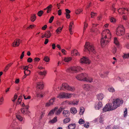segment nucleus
I'll list each match as a JSON object with an SVG mask.
<instances>
[{"mask_svg":"<svg viewBox=\"0 0 129 129\" xmlns=\"http://www.w3.org/2000/svg\"><path fill=\"white\" fill-rule=\"evenodd\" d=\"M43 11L42 10H40V11H39L37 13V15H38L40 16H42L43 14Z\"/></svg>","mask_w":129,"mask_h":129,"instance_id":"obj_47","label":"nucleus"},{"mask_svg":"<svg viewBox=\"0 0 129 129\" xmlns=\"http://www.w3.org/2000/svg\"><path fill=\"white\" fill-rule=\"evenodd\" d=\"M30 73V71L29 70H26L24 71V73L25 75L27 76L29 75Z\"/></svg>","mask_w":129,"mask_h":129,"instance_id":"obj_43","label":"nucleus"},{"mask_svg":"<svg viewBox=\"0 0 129 129\" xmlns=\"http://www.w3.org/2000/svg\"><path fill=\"white\" fill-rule=\"evenodd\" d=\"M46 37L47 38H49L51 36V34L49 31L48 30L46 31L45 33Z\"/></svg>","mask_w":129,"mask_h":129,"instance_id":"obj_25","label":"nucleus"},{"mask_svg":"<svg viewBox=\"0 0 129 129\" xmlns=\"http://www.w3.org/2000/svg\"><path fill=\"white\" fill-rule=\"evenodd\" d=\"M63 28V26L62 27H58L56 30V33L59 34L61 32Z\"/></svg>","mask_w":129,"mask_h":129,"instance_id":"obj_34","label":"nucleus"},{"mask_svg":"<svg viewBox=\"0 0 129 129\" xmlns=\"http://www.w3.org/2000/svg\"><path fill=\"white\" fill-rule=\"evenodd\" d=\"M21 41L19 39H16L15 40L12 44V46L14 47H17L19 46Z\"/></svg>","mask_w":129,"mask_h":129,"instance_id":"obj_10","label":"nucleus"},{"mask_svg":"<svg viewBox=\"0 0 129 129\" xmlns=\"http://www.w3.org/2000/svg\"><path fill=\"white\" fill-rule=\"evenodd\" d=\"M101 35L102 38L100 41V44L101 47H104L108 45L111 35L109 29H106L103 30Z\"/></svg>","mask_w":129,"mask_h":129,"instance_id":"obj_1","label":"nucleus"},{"mask_svg":"<svg viewBox=\"0 0 129 129\" xmlns=\"http://www.w3.org/2000/svg\"><path fill=\"white\" fill-rule=\"evenodd\" d=\"M22 96H20L18 97L17 102V104H19L22 101Z\"/></svg>","mask_w":129,"mask_h":129,"instance_id":"obj_42","label":"nucleus"},{"mask_svg":"<svg viewBox=\"0 0 129 129\" xmlns=\"http://www.w3.org/2000/svg\"><path fill=\"white\" fill-rule=\"evenodd\" d=\"M43 60L46 62H48L49 60V58L47 56H45Z\"/></svg>","mask_w":129,"mask_h":129,"instance_id":"obj_46","label":"nucleus"},{"mask_svg":"<svg viewBox=\"0 0 129 129\" xmlns=\"http://www.w3.org/2000/svg\"><path fill=\"white\" fill-rule=\"evenodd\" d=\"M13 63L12 62H11L8 64L7 66L6 67L5 69L4 70V71L5 72L7 71L8 70V69L9 67H10L11 66L12 64Z\"/></svg>","mask_w":129,"mask_h":129,"instance_id":"obj_27","label":"nucleus"},{"mask_svg":"<svg viewBox=\"0 0 129 129\" xmlns=\"http://www.w3.org/2000/svg\"><path fill=\"white\" fill-rule=\"evenodd\" d=\"M71 101H69L68 100H66L65 101L63 102L62 103V105H71Z\"/></svg>","mask_w":129,"mask_h":129,"instance_id":"obj_24","label":"nucleus"},{"mask_svg":"<svg viewBox=\"0 0 129 129\" xmlns=\"http://www.w3.org/2000/svg\"><path fill=\"white\" fill-rule=\"evenodd\" d=\"M123 103V101L118 99H113V107L114 109L117 108L118 107L120 106V105L122 104Z\"/></svg>","mask_w":129,"mask_h":129,"instance_id":"obj_5","label":"nucleus"},{"mask_svg":"<svg viewBox=\"0 0 129 129\" xmlns=\"http://www.w3.org/2000/svg\"><path fill=\"white\" fill-rule=\"evenodd\" d=\"M92 80L93 79L92 77L88 76L87 75L86 80L85 81L89 82H91L92 81Z\"/></svg>","mask_w":129,"mask_h":129,"instance_id":"obj_30","label":"nucleus"},{"mask_svg":"<svg viewBox=\"0 0 129 129\" xmlns=\"http://www.w3.org/2000/svg\"><path fill=\"white\" fill-rule=\"evenodd\" d=\"M64 109V108L60 107L58 110L55 112V114L56 115H59L61 112Z\"/></svg>","mask_w":129,"mask_h":129,"instance_id":"obj_26","label":"nucleus"},{"mask_svg":"<svg viewBox=\"0 0 129 129\" xmlns=\"http://www.w3.org/2000/svg\"><path fill=\"white\" fill-rule=\"evenodd\" d=\"M52 7V6L51 5H50L46 8L44 9V12H46L47 13H49L51 11V9Z\"/></svg>","mask_w":129,"mask_h":129,"instance_id":"obj_13","label":"nucleus"},{"mask_svg":"<svg viewBox=\"0 0 129 129\" xmlns=\"http://www.w3.org/2000/svg\"><path fill=\"white\" fill-rule=\"evenodd\" d=\"M16 117L20 121H22V120H23V121H24L25 119H23V118H22L20 115H16Z\"/></svg>","mask_w":129,"mask_h":129,"instance_id":"obj_38","label":"nucleus"},{"mask_svg":"<svg viewBox=\"0 0 129 129\" xmlns=\"http://www.w3.org/2000/svg\"><path fill=\"white\" fill-rule=\"evenodd\" d=\"M57 121V117H55L53 118L52 120H51L49 122L50 123H55Z\"/></svg>","mask_w":129,"mask_h":129,"instance_id":"obj_33","label":"nucleus"},{"mask_svg":"<svg viewBox=\"0 0 129 129\" xmlns=\"http://www.w3.org/2000/svg\"><path fill=\"white\" fill-rule=\"evenodd\" d=\"M36 94L37 98H40L43 97V95L42 93L37 92Z\"/></svg>","mask_w":129,"mask_h":129,"instance_id":"obj_41","label":"nucleus"},{"mask_svg":"<svg viewBox=\"0 0 129 129\" xmlns=\"http://www.w3.org/2000/svg\"><path fill=\"white\" fill-rule=\"evenodd\" d=\"M58 109V108L57 107H55L54 109L50 110L49 113L48 114V115H52L55 112V111L57 110Z\"/></svg>","mask_w":129,"mask_h":129,"instance_id":"obj_18","label":"nucleus"},{"mask_svg":"<svg viewBox=\"0 0 129 129\" xmlns=\"http://www.w3.org/2000/svg\"><path fill=\"white\" fill-rule=\"evenodd\" d=\"M77 112V111L76 108L73 107L71 108L70 109L71 112L73 114H75Z\"/></svg>","mask_w":129,"mask_h":129,"instance_id":"obj_23","label":"nucleus"},{"mask_svg":"<svg viewBox=\"0 0 129 129\" xmlns=\"http://www.w3.org/2000/svg\"><path fill=\"white\" fill-rule=\"evenodd\" d=\"M104 97V95L102 93H99L97 95V98L99 100H102Z\"/></svg>","mask_w":129,"mask_h":129,"instance_id":"obj_21","label":"nucleus"},{"mask_svg":"<svg viewBox=\"0 0 129 129\" xmlns=\"http://www.w3.org/2000/svg\"><path fill=\"white\" fill-rule=\"evenodd\" d=\"M55 100L56 98L55 97H53L51 98L46 103L45 105L46 107H48L51 105H53Z\"/></svg>","mask_w":129,"mask_h":129,"instance_id":"obj_9","label":"nucleus"},{"mask_svg":"<svg viewBox=\"0 0 129 129\" xmlns=\"http://www.w3.org/2000/svg\"><path fill=\"white\" fill-rule=\"evenodd\" d=\"M114 43L117 46H118L119 45L118 41L117 38L116 37H115L114 38Z\"/></svg>","mask_w":129,"mask_h":129,"instance_id":"obj_37","label":"nucleus"},{"mask_svg":"<svg viewBox=\"0 0 129 129\" xmlns=\"http://www.w3.org/2000/svg\"><path fill=\"white\" fill-rule=\"evenodd\" d=\"M60 90L65 89L71 91H74L75 89V88L74 86H71L69 85L67 83H63L62 84V87H60Z\"/></svg>","mask_w":129,"mask_h":129,"instance_id":"obj_3","label":"nucleus"},{"mask_svg":"<svg viewBox=\"0 0 129 129\" xmlns=\"http://www.w3.org/2000/svg\"><path fill=\"white\" fill-rule=\"evenodd\" d=\"M80 62L81 63L89 64L90 62L89 59L87 58H85L83 57L81 59Z\"/></svg>","mask_w":129,"mask_h":129,"instance_id":"obj_12","label":"nucleus"},{"mask_svg":"<svg viewBox=\"0 0 129 129\" xmlns=\"http://www.w3.org/2000/svg\"><path fill=\"white\" fill-rule=\"evenodd\" d=\"M84 51L85 52H92L94 53H95V51L93 45L90 44L89 42H87L84 46Z\"/></svg>","mask_w":129,"mask_h":129,"instance_id":"obj_2","label":"nucleus"},{"mask_svg":"<svg viewBox=\"0 0 129 129\" xmlns=\"http://www.w3.org/2000/svg\"><path fill=\"white\" fill-rule=\"evenodd\" d=\"M82 86L84 89L86 91L91 90L93 87L92 85L88 84H84Z\"/></svg>","mask_w":129,"mask_h":129,"instance_id":"obj_11","label":"nucleus"},{"mask_svg":"<svg viewBox=\"0 0 129 129\" xmlns=\"http://www.w3.org/2000/svg\"><path fill=\"white\" fill-rule=\"evenodd\" d=\"M47 25H45L42 27V30H45L47 28Z\"/></svg>","mask_w":129,"mask_h":129,"instance_id":"obj_64","label":"nucleus"},{"mask_svg":"<svg viewBox=\"0 0 129 129\" xmlns=\"http://www.w3.org/2000/svg\"><path fill=\"white\" fill-rule=\"evenodd\" d=\"M72 71H76V66L71 67Z\"/></svg>","mask_w":129,"mask_h":129,"instance_id":"obj_61","label":"nucleus"},{"mask_svg":"<svg viewBox=\"0 0 129 129\" xmlns=\"http://www.w3.org/2000/svg\"><path fill=\"white\" fill-rule=\"evenodd\" d=\"M44 86V85L43 82H39L37 84V89H42Z\"/></svg>","mask_w":129,"mask_h":129,"instance_id":"obj_14","label":"nucleus"},{"mask_svg":"<svg viewBox=\"0 0 129 129\" xmlns=\"http://www.w3.org/2000/svg\"><path fill=\"white\" fill-rule=\"evenodd\" d=\"M72 93H68L65 92H61L58 94L57 97L59 99L61 98H70L73 95Z\"/></svg>","mask_w":129,"mask_h":129,"instance_id":"obj_6","label":"nucleus"},{"mask_svg":"<svg viewBox=\"0 0 129 129\" xmlns=\"http://www.w3.org/2000/svg\"><path fill=\"white\" fill-rule=\"evenodd\" d=\"M36 17L35 14L32 15L30 17V20L32 22H34L36 19Z\"/></svg>","mask_w":129,"mask_h":129,"instance_id":"obj_28","label":"nucleus"},{"mask_svg":"<svg viewBox=\"0 0 129 129\" xmlns=\"http://www.w3.org/2000/svg\"><path fill=\"white\" fill-rule=\"evenodd\" d=\"M54 16H52V17H50V19H49V22L50 23H51L52 22L54 19Z\"/></svg>","mask_w":129,"mask_h":129,"instance_id":"obj_54","label":"nucleus"},{"mask_svg":"<svg viewBox=\"0 0 129 129\" xmlns=\"http://www.w3.org/2000/svg\"><path fill=\"white\" fill-rule=\"evenodd\" d=\"M83 76V73H81L77 75L76 76V77L78 80H79L82 81V76Z\"/></svg>","mask_w":129,"mask_h":129,"instance_id":"obj_22","label":"nucleus"},{"mask_svg":"<svg viewBox=\"0 0 129 129\" xmlns=\"http://www.w3.org/2000/svg\"><path fill=\"white\" fill-rule=\"evenodd\" d=\"M40 60V58L38 57L35 58L34 59V61L36 62H38Z\"/></svg>","mask_w":129,"mask_h":129,"instance_id":"obj_55","label":"nucleus"},{"mask_svg":"<svg viewBox=\"0 0 129 129\" xmlns=\"http://www.w3.org/2000/svg\"><path fill=\"white\" fill-rule=\"evenodd\" d=\"M72 59L71 57H65L64 59V60L66 62H68L71 61Z\"/></svg>","mask_w":129,"mask_h":129,"instance_id":"obj_36","label":"nucleus"},{"mask_svg":"<svg viewBox=\"0 0 129 129\" xmlns=\"http://www.w3.org/2000/svg\"><path fill=\"white\" fill-rule=\"evenodd\" d=\"M17 96L16 94L14 95V97L12 99V100L13 102L15 101V100L17 99Z\"/></svg>","mask_w":129,"mask_h":129,"instance_id":"obj_49","label":"nucleus"},{"mask_svg":"<svg viewBox=\"0 0 129 129\" xmlns=\"http://www.w3.org/2000/svg\"><path fill=\"white\" fill-rule=\"evenodd\" d=\"M125 29L122 25H120L117 28L116 34L119 36H123L125 34Z\"/></svg>","mask_w":129,"mask_h":129,"instance_id":"obj_4","label":"nucleus"},{"mask_svg":"<svg viewBox=\"0 0 129 129\" xmlns=\"http://www.w3.org/2000/svg\"><path fill=\"white\" fill-rule=\"evenodd\" d=\"M33 61V59L32 58L30 57L28 58L27 60V61L29 62H31Z\"/></svg>","mask_w":129,"mask_h":129,"instance_id":"obj_63","label":"nucleus"},{"mask_svg":"<svg viewBox=\"0 0 129 129\" xmlns=\"http://www.w3.org/2000/svg\"><path fill=\"white\" fill-rule=\"evenodd\" d=\"M96 15V13L93 12H91V17L92 18L94 17V16Z\"/></svg>","mask_w":129,"mask_h":129,"instance_id":"obj_60","label":"nucleus"},{"mask_svg":"<svg viewBox=\"0 0 129 129\" xmlns=\"http://www.w3.org/2000/svg\"><path fill=\"white\" fill-rule=\"evenodd\" d=\"M102 106V104L101 102H99L98 103H96L95 106V108L96 109L99 110L101 108Z\"/></svg>","mask_w":129,"mask_h":129,"instance_id":"obj_15","label":"nucleus"},{"mask_svg":"<svg viewBox=\"0 0 129 129\" xmlns=\"http://www.w3.org/2000/svg\"><path fill=\"white\" fill-rule=\"evenodd\" d=\"M82 9L78 8L76 9L75 11V13L77 14H79L82 11Z\"/></svg>","mask_w":129,"mask_h":129,"instance_id":"obj_32","label":"nucleus"},{"mask_svg":"<svg viewBox=\"0 0 129 129\" xmlns=\"http://www.w3.org/2000/svg\"><path fill=\"white\" fill-rule=\"evenodd\" d=\"M74 26L73 22H71L70 23L69 29H71L73 28L74 27Z\"/></svg>","mask_w":129,"mask_h":129,"instance_id":"obj_45","label":"nucleus"},{"mask_svg":"<svg viewBox=\"0 0 129 129\" xmlns=\"http://www.w3.org/2000/svg\"><path fill=\"white\" fill-rule=\"evenodd\" d=\"M68 127V129H75L76 127V124L74 123L70 124Z\"/></svg>","mask_w":129,"mask_h":129,"instance_id":"obj_19","label":"nucleus"},{"mask_svg":"<svg viewBox=\"0 0 129 129\" xmlns=\"http://www.w3.org/2000/svg\"><path fill=\"white\" fill-rule=\"evenodd\" d=\"M36 25L34 24L30 25L29 26L27 27L26 29L27 30H28L30 29H32L35 27Z\"/></svg>","mask_w":129,"mask_h":129,"instance_id":"obj_39","label":"nucleus"},{"mask_svg":"<svg viewBox=\"0 0 129 129\" xmlns=\"http://www.w3.org/2000/svg\"><path fill=\"white\" fill-rule=\"evenodd\" d=\"M123 57L124 58H129V53L127 54H125Z\"/></svg>","mask_w":129,"mask_h":129,"instance_id":"obj_51","label":"nucleus"},{"mask_svg":"<svg viewBox=\"0 0 129 129\" xmlns=\"http://www.w3.org/2000/svg\"><path fill=\"white\" fill-rule=\"evenodd\" d=\"M66 71L67 72H72L71 67L67 69L66 70Z\"/></svg>","mask_w":129,"mask_h":129,"instance_id":"obj_57","label":"nucleus"},{"mask_svg":"<svg viewBox=\"0 0 129 129\" xmlns=\"http://www.w3.org/2000/svg\"><path fill=\"white\" fill-rule=\"evenodd\" d=\"M70 112L68 110H64L62 113L63 116L65 117H68L70 115Z\"/></svg>","mask_w":129,"mask_h":129,"instance_id":"obj_16","label":"nucleus"},{"mask_svg":"<svg viewBox=\"0 0 129 129\" xmlns=\"http://www.w3.org/2000/svg\"><path fill=\"white\" fill-rule=\"evenodd\" d=\"M79 102V101L78 100L72 101L71 105H77Z\"/></svg>","mask_w":129,"mask_h":129,"instance_id":"obj_35","label":"nucleus"},{"mask_svg":"<svg viewBox=\"0 0 129 129\" xmlns=\"http://www.w3.org/2000/svg\"><path fill=\"white\" fill-rule=\"evenodd\" d=\"M108 90L110 92H114L115 91L114 89L112 87L109 88L108 89Z\"/></svg>","mask_w":129,"mask_h":129,"instance_id":"obj_48","label":"nucleus"},{"mask_svg":"<svg viewBox=\"0 0 129 129\" xmlns=\"http://www.w3.org/2000/svg\"><path fill=\"white\" fill-rule=\"evenodd\" d=\"M66 13L65 14H69L71 13V11L68 9H65Z\"/></svg>","mask_w":129,"mask_h":129,"instance_id":"obj_62","label":"nucleus"},{"mask_svg":"<svg viewBox=\"0 0 129 129\" xmlns=\"http://www.w3.org/2000/svg\"><path fill=\"white\" fill-rule=\"evenodd\" d=\"M76 71H81L82 70L81 68L79 66H76Z\"/></svg>","mask_w":129,"mask_h":129,"instance_id":"obj_56","label":"nucleus"},{"mask_svg":"<svg viewBox=\"0 0 129 129\" xmlns=\"http://www.w3.org/2000/svg\"><path fill=\"white\" fill-rule=\"evenodd\" d=\"M116 48L115 47H113L112 48V52L113 54H115L116 51Z\"/></svg>","mask_w":129,"mask_h":129,"instance_id":"obj_59","label":"nucleus"},{"mask_svg":"<svg viewBox=\"0 0 129 129\" xmlns=\"http://www.w3.org/2000/svg\"><path fill=\"white\" fill-rule=\"evenodd\" d=\"M23 96L24 99L25 100L30 99L31 98V96H27L24 95H23Z\"/></svg>","mask_w":129,"mask_h":129,"instance_id":"obj_53","label":"nucleus"},{"mask_svg":"<svg viewBox=\"0 0 129 129\" xmlns=\"http://www.w3.org/2000/svg\"><path fill=\"white\" fill-rule=\"evenodd\" d=\"M127 109L126 108L125 111L124 112L123 116L124 117H125L127 116Z\"/></svg>","mask_w":129,"mask_h":129,"instance_id":"obj_52","label":"nucleus"},{"mask_svg":"<svg viewBox=\"0 0 129 129\" xmlns=\"http://www.w3.org/2000/svg\"><path fill=\"white\" fill-rule=\"evenodd\" d=\"M125 8H119L118 10V11L119 13L121 15H122L123 14L125 13Z\"/></svg>","mask_w":129,"mask_h":129,"instance_id":"obj_17","label":"nucleus"},{"mask_svg":"<svg viewBox=\"0 0 129 129\" xmlns=\"http://www.w3.org/2000/svg\"><path fill=\"white\" fill-rule=\"evenodd\" d=\"M114 110L111 104H107L105 107L103 109L104 112H106L107 111H112Z\"/></svg>","mask_w":129,"mask_h":129,"instance_id":"obj_8","label":"nucleus"},{"mask_svg":"<svg viewBox=\"0 0 129 129\" xmlns=\"http://www.w3.org/2000/svg\"><path fill=\"white\" fill-rule=\"evenodd\" d=\"M116 21V19L113 17H111L110 19V21L112 22H114Z\"/></svg>","mask_w":129,"mask_h":129,"instance_id":"obj_58","label":"nucleus"},{"mask_svg":"<svg viewBox=\"0 0 129 129\" xmlns=\"http://www.w3.org/2000/svg\"><path fill=\"white\" fill-rule=\"evenodd\" d=\"M71 120L70 118H66L64 119L63 121V122L64 123H66L69 122Z\"/></svg>","mask_w":129,"mask_h":129,"instance_id":"obj_40","label":"nucleus"},{"mask_svg":"<svg viewBox=\"0 0 129 129\" xmlns=\"http://www.w3.org/2000/svg\"><path fill=\"white\" fill-rule=\"evenodd\" d=\"M71 55L73 56L75 55H79V53L78 52V51L76 49H74L71 52Z\"/></svg>","mask_w":129,"mask_h":129,"instance_id":"obj_20","label":"nucleus"},{"mask_svg":"<svg viewBox=\"0 0 129 129\" xmlns=\"http://www.w3.org/2000/svg\"><path fill=\"white\" fill-rule=\"evenodd\" d=\"M21 105L23 107V108L21 109V112L24 114L28 113L29 112L28 111V109L29 107V105H25L24 103H21Z\"/></svg>","mask_w":129,"mask_h":129,"instance_id":"obj_7","label":"nucleus"},{"mask_svg":"<svg viewBox=\"0 0 129 129\" xmlns=\"http://www.w3.org/2000/svg\"><path fill=\"white\" fill-rule=\"evenodd\" d=\"M87 23L86 21L84 23V27L83 29V32H84L85 31L86 28L87 27Z\"/></svg>","mask_w":129,"mask_h":129,"instance_id":"obj_44","label":"nucleus"},{"mask_svg":"<svg viewBox=\"0 0 129 129\" xmlns=\"http://www.w3.org/2000/svg\"><path fill=\"white\" fill-rule=\"evenodd\" d=\"M85 122L84 120L82 119H80L79 121V123L80 124L84 123Z\"/></svg>","mask_w":129,"mask_h":129,"instance_id":"obj_50","label":"nucleus"},{"mask_svg":"<svg viewBox=\"0 0 129 129\" xmlns=\"http://www.w3.org/2000/svg\"><path fill=\"white\" fill-rule=\"evenodd\" d=\"M85 110L84 108L83 107H81L80 108V111L79 113L80 115H82L83 114Z\"/></svg>","mask_w":129,"mask_h":129,"instance_id":"obj_29","label":"nucleus"},{"mask_svg":"<svg viewBox=\"0 0 129 129\" xmlns=\"http://www.w3.org/2000/svg\"><path fill=\"white\" fill-rule=\"evenodd\" d=\"M83 76H82V81H85L86 80V78L87 77V74L86 73H83Z\"/></svg>","mask_w":129,"mask_h":129,"instance_id":"obj_31","label":"nucleus"}]
</instances>
